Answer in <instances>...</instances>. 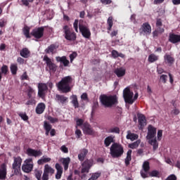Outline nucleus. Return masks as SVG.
<instances>
[{
    "instance_id": "obj_1",
    "label": "nucleus",
    "mask_w": 180,
    "mask_h": 180,
    "mask_svg": "<svg viewBox=\"0 0 180 180\" xmlns=\"http://www.w3.org/2000/svg\"><path fill=\"white\" fill-rule=\"evenodd\" d=\"M71 82H72V77H65L57 84V87L63 94H68V92H71V86H70Z\"/></svg>"
},
{
    "instance_id": "obj_2",
    "label": "nucleus",
    "mask_w": 180,
    "mask_h": 180,
    "mask_svg": "<svg viewBox=\"0 0 180 180\" xmlns=\"http://www.w3.org/2000/svg\"><path fill=\"white\" fill-rule=\"evenodd\" d=\"M100 101L105 108H112L113 105H117V97L116 96H107L103 94L100 96Z\"/></svg>"
},
{
    "instance_id": "obj_3",
    "label": "nucleus",
    "mask_w": 180,
    "mask_h": 180,
    "mask_svg": "<svg viewBox=\"0 0 180 180\" xmlns=\"http://www.w3.org/2000/svg\"><path fill=\"white\" fill-rule=\"evenodd\" d=\"M110 155L112 158H119V157H122L124 150L123 149V146L119 143H113L110 148Z\"/></svg>"
},
{
    "instance_id": "obj_4",
    "label": "nucleus",
    "mask_w": 180,
    "mask_h": 180,
    "mask_svg": "<svg viewBox=\"0 0 180 180\" xmlns=\"http://www.w3.org/2000/svg\"><path fill=\"white\" fill-rule=\"evenodd\" d=\"M54 172H56V170L53 167H51L49 165H45L44 167V173L42 174L41 179L42 180H49L50 179V176H52L54 175Z\"/></svg>"
},
{
    "instance_id": "obj_5",
    "label": "nucleus",
    "mask_w": 180,
    "mask_h": 180,
    "mask_svg": "<svg viewBox=\"0 0 180 180\" xmlns=\"http://www.w3.org/2000/svg\"><path fill=\"white\" fill-rule=\"evenodd\" d=\"M133 95H134V94L133 91H130L129 87L124 89L123 91V96L126 103H129V105H133V103H134V100H133Z\"/></svg>"
},
{
    "instance_id": "obj_6",
    "label": "nucleus",
    "mask_w": 180,
    "mask_h": 180,
    "mask_svg": "<svg viewBox=\"0 0 180 180\" xmlns=\"http://www.w3.org/2000/svg\"><path fill=\"white\" fill-rule=\"evenodd\" d=\"M92 165H94V161L91 160H86L84 162H83L82 163V174H88Z\"/></svg>"
},
{
    "instance_id": "obj_7",
    "label": "nucleus",
    "mask_w": 180,
    "mask_h": 180,
    "mask_svg": "<svg viewBox=\"0 0 180 180\" xmlns=\"http://www.w3.org/2000/svg\"><path fill=\"white\" fill-rule=\"evenodd\" d=\"M22 169L24 172H31L32 169H33V160L32 158H29L25 160L22 167Z\"/></svg>"
},
{
    "instance_id": "obj_8",
    "label": "nucleus",
    "mask_w": 180,
    "mask_h": 180,
    "mask_svg": "<svg viewBox=\"0 0 180 180\" xmlns=\"http://www.w3.org/2000/svg\"><path fill=\"white\" fill-rule=\"evenodd\" d=\"M63 30L65 34V38L66 40L74 41L75 39H77V34L75 32H71L70 27H68L67 25L63 27Z\"/></svg>"
},
{
    "instance_id": "obj_9",
    "label": "nucleus",
    "mask_w": 180,
    "mask_h": 180,
    "mask_svg": "<svg viewBox=\"0 0 180 180\" xmlns=\"http://www.w3.org/2000/svg\"><path fill=\"white\" fill-rule=\"evenodd\" d=\"M79 29L80 33H82V36H83L84 39H91V30H89L88 27L79 23Z\"/></svg>"
},
{
    "instance_id": "obj_10",
    "label": "nucleus",
    "mask_w": 180,
    "mask_h": 180,
    "mask_svg": "<svg viewBox=\"0 0 180 180\" xmlns=\"http://www.w3.org/2000/svg\"><path fill=\"white\" fill-rule=\"evenodd\" d=\"M140 34L150 36L151 34V25L148 22H144L140 28Z\"/></svg>"
},
{
    "instance_id": "obj_11",
    "label": "nucleus",
    "mask_w": 180,
    "mask_h": 180,
    "mask_svg": "<svg viewBox=\"0 0 180 180\" xmlns=\"http://www.w3.org/2000/svg\"><path fill=\"white\" fill-rule=\"evenodd\" d=\"M22 165V158L20 157L14 158V162L13 163V169H14V174H19L20 171V166Z\"/></svg>"
},
{
    "instance_id": "obj_12",
    "label": "nucleus",
    "mask_w": 180,
    "mask_h": 180,
    "mask_svg": "<svg viewBox=\"0 0 180 180\" xmlns=\"http://www.w3.org/2000/svg\"><path fill=\"white\" fill-rule=\"evenodd\" d=\"M82 129L84 134H88L89 136H94L95 134V131H94L92 127L88 122L84 123Z\"/></svg>"
},
{
    "instance_id": "obj_13",
    "label": "nucleus",
    "mask_w": 180,
    "mask_h": 180,
    "mask_svg": "<svg viewBox=\"0 0 180 180\" xmlns=\"http://www.w3.org/2000/svg\"><path fill=\"white\" fill-rule=\"evenodd\" d=\"M143 169L141 170V176L142 178H148V172L150 171V162L145 161L142 166Z\"/></svg>"
},
{
    "instance_id": "obj_14",
    "label": "nucleus",
    "mask_w": 180,
    "mask_h": 180,
    "mask_svg": "<svg viewBox=\"0 0 180 180\" xmlns=\"http://www.w3.org/2000/svg\"><path fill=\"white\" fill-rule=\"evenodd\" d=\"M31 34L34 36L35 39H41L44 34V28L43 27L35 28L32 31Z\"/></svg>"
},
{
    "instance_id": "obj_15",
    "label": "nucleus",
    "mask_w": 180,
    "mask_h": 180,
    "mask_svg": "<svg viewBox=\"0 0 180 180\" xmlns=\"http://www.w3.org/2000/svg\"><path fill=\"white\" fill-rule=\"evenodd\" d=\"M49 89L47 87V84L44 83H39L38 84V96L39 98H44V95H46V91Z\"/></svg>"
},
{
    "instance_id": "obj_16",
    "label": "nucleus",
    "mask_w": 180,
    "mask_h": 180,
    "mask_svg": "<svg viewBox=\"0 0 180 180\" xmlns=\"http://www.w3.org/2000/svg\"><path fill=\"white\" fill-rule=\"evenodd\" d=\"M44 61L46 62L47 67L51 71L56 72L57 71V65L51 61V59L47 56H44Z\"/></svg>"
},
{
    "instance_id": "obj_17",
    "label": "nucleus",
    "mask_w": 180,
    "mask_h": 180,
    "mask_svg": "<svg viewBox=\"0 0 180 180\" xmlns=\"http://www.w3.org/2000/svg\"><path fill=\"white\" fill-rule=\"evenodd\" d=\"M157 135V129L152 125H149L148 127V135L146 136L147 140L155 139Z\"/></svg>"
},
{
    "instance_id": "obj_18",
    "label": "nucleus",
    "mask_w": 180,
    "mask_h": 180,
    "mask_svg": "<svg viewBox=\"0 0 180 180\" xmlns=\"http://www.w3.org/2000/svg\"><path fill=\"white\" fill-rule=\"evenodd\" d=\"M137 116L139 124L141 126L139 129H143L144 126H147V120H146V116L141 113H138Z\"/></svg>"
},
{
    "instance_id": "obj_19",
    "label": "nucleus",
    "mask_w": 180,
    "mask_h": 180,
    "mask_svg": "<svg viewBox=\"0 0 180 180\" xmlns=\"http://www.w3.org/2000/svg\"><path fill=\"white\" fill-rule=\"evenodd\" d=\"M27 154L30 157H40V155H43V153L40 150H36L32 148H28L27 150Z\"/></svg>"
},
{
    "instance_id": "obj_20",
    "label": "nucleus",
    "mask_w": 180,
    "mask_h": 180,
    "mask_svg": "<svg viewBox=\"0 0 180 180\" xmlns=\"http://www.w3.org/2000/svg\"><path fill=\"white\" fill-rule=\"evenodd\" d=\"M55 167L57 171L56 174V179H61V176L63 175V167L58 163H56Z\"/></svg>"
},
{
    "instance_id": "obj_21",
    "label": "nucleus",
    "mask_w": 180,
    "mask_h": 180,
    "mask_svg": "<svg viewBox=\"0 0 180 180\" xmlns=\"http://www.w3.org/2000/svg\"><path fill=\"white\" fill-rule=\"evenodd\" d=\"M169 41L175 44L176 43H179L180 41V35L175 34H170L169 37Z\"/></svg>"
},
{
    "instance_id": "obj_22",
    "label": "nucleus",
    "mask_w": 180,
    "mask_h": 180,
    "mask_svg": "<svg viewBox=\"0 0 180 180\" xmlns=\"http://www.w3.org/2000/svg\"><path fill=\"white\" fill-rule=\"evenodd\" d=\"M56 60L58 63H63L64 67H68L70 65V60H67V57L65 56H57Z\"/></svg>"
},
{
    "instance_id": "obj_23",
    "label": "nucleus",
    "mask_w": 180,
    "mask_h": 180,
    "mask_svg": "<svg viewBox=\"0 0 180 180\" xmlns=\"http://www.w3.org/2000/svg\"><path fill=\"white\" fill-rule=\"evenodd\" d=\"M6 178V165H0V179H5Z\"/></svg>"
},
{
    "instance_id": "obj_24",
    "label": "nucleus",
    "mask_w": 180,
    "mask_h": 180,
    "mask_svg": "<svg viewBox=\"0 0 180 180\" xmlns=\"http://www.w3.org/2000/svg\"><path fill=\"white\" fill-rule=\"evenodd\" d=\"M56 101L59 102V103H62V105H64V103H67V102H68V97H65L63 95L56 94Z\"/></svg>"
},
{
    "instance_id": "obj_25",
    "label": "nucleus",
    "mask_w": 180,
    "mask_h": 180,
    "mask_svg": "<svg viewBox=\"0 0 180 180\" xmlns=\"http://www.w3.org/2000/svg\"><path fill=\"white\" fill-rule=\"evenodd\" d=\"M114 72L117 75V77H118V78L124 77V75H126V70L123 68L115 69Z\"/></svg>"
},
{
    "instance_id": "obj_26",
    "label": "nucleus",
    "mask_w": 180,
    "mask_h": 180,
    "mask_svg": "<svg viewBox=\"0 0 180 180\" xmlns=\"http://www.w3.org/2000/svg\"><path fill=\"white\" fill-rule=\"evenodd\" d=\"M88 149L83 148L80 150V153L78 155V160H79L80 161H84V160H85V157L88 155Z\"/></svg>"
},
{
    "instance_id": "obj_27",
    "label": "nucleus",
    "mask_w": 180,
    "mask_h": 180,
    "mask_svg": "<svg viewBox=\"0 0 180 180\" xmlns=\"http://www.w3.org/2000/svg\"><path fill=\"white\" fill-rule=\"evenodd\" d=\"M46 109V104L44 103H39L36 108V112L37 115H41Z\"/></svg>"
},
{
    "instance_id": "obj_28",
    "label": "nucleus",
    "mask_w": 180,
    "mask_h": 180,
    "mask_svg": "<svg viewBox=\"0 0 180 180\" xmlns=\"http://www.w3.org/2000/svg\"><path fill=\"white\" fill-rule=\"evenodd\" d=\"M164 59H165V63L166 64H169V65H172V63L175 62V59L174 58V57L167 53L165 55Z\"/></svg>"
},
{
    "instance_id": "obj_29",
    "label": "nucleus",
    "mask_w": 180,
    "mask_h": 180,
    "mask_svg": "<svg viewBox=\"0 0 180 180\" xmlns=\"http://www.w3.org/2000/svg\"><path fill=\"white\" fill-rule=\"evenodd\" d=\"M20 56L23 57V58H28L30 56V51H29V49L27 48H23L20 51Z\"/></svg>"
},
{
    "instance_id": "obj_30",
    "label": "nucleus",
    "mask_w": 180,
    "mask_h": 180,
    "mask_svg": "<svg viewBox=\"0 0 180 180\" xmlns=\"http://www.w3.org/2000/svg\"><path fill=\"white\" fill-rule=\"evenodd\" d=\"M60 161L63 163L65 171L68 169V165H70V162H71V159L70 158H61Z\"/></svg>"
},
{
    "instance_id": "obj_31",
    "label": "nucleus",
    "mask_w": 180,
    "mask_h": 180,
    "mask_svg": "<svg viewBox=\"0 0 180 180\" xmlns=\"http://www.w3.org/2000/svg\"><path fill=\"white\" fill-rule=\"evenodd\" d=\"M112 143H115V136H110L106 137L104 140V144L105 147H109Z\"/></svg>"
},
{
    "instance_id": "obj_32",
    "label": "nucleus",
    "mask_w": 180,
    "mask_h": 180,
    "mask_svg": "<svg viewBox=\"0 0 180 180\" xmlns=\"http://www.w3.org/2000/svg\"><path fill=\"white\" fill-rule=\"evenodd\" d=\"M131 153H132L131 150H129L127 153V157L124 159L126 167H129V165H130V162L131 161Z\"/></svg>"
},
{
    "instance_id": "obj_33",
    "label": "nucleus",
    "mask_w": 180,
    "mask_h": 180,
    "mask_svg": "<svg viewBox=\"0 0 180 180\" xmlns=\"http://www.w3.org/2000/svg\"><path fill=\"white\" fill-rule=\"evenodd\" d=\"M127 139V140H131V141H134V140H137V139H139V135L131 133L130 131H128Z\"/></svg>"
},
{
    "instance_id": "obj_34",
    "label": "nucleus",
    "mask_w": 180,
    "mask_h": 180,
    "mask_svg": "<svg viewBox=\"0 0 180 180\" xmlns=\"http://www.w3.org/2000/svg\"><path fill=\"white\" fill-rule=\"evenodd\" d=\"M148 143L150 144V146H153V151H155L157 148H158V142H157V138H154L152 139H148Z\"/></svg>"
},
{
    "instance_id": "obj_35",
    "label": "nucleus",
    "mask_w": 180,
    "mask_h": 180,
    "mask_svg": "<svg viewBox=\"0 0 180 180\" xmlns=\"http://www.w3.org/2000/svg\"><path fill=\"white\" fill-rule=\"evenodd\" d=\"M58 49V46L56 44H51L46 49H45V53L47 54H50V53H54V50H57Z\"/></svg>"
},
{
    "instance_id": "obj_36",
    "label": "nucleus",
    "mask_w": 180,
    "mask_h": 180,
    "mask_svg": "<svg viewBox=\"0 0 180 180\" xmlns=\"http://www.w3.org/2000/svg\"><path fill=\"white\" fill-rule=\"evenodd\" d=\"M70 99L72 100V103L74 108H79V103H78V97H77V95H72L70 97Z\"/></svg>"
},
{
    "instance_id": "obj_37",
    "label": "nucleus",
    "mask_w": 180,
    "mask_h": 180,
    "mask_svg": "<svg viewBox=\"0 0 180 180\" xmlns=\"http://www.w3.org/2000/svg\"><path fill=\"white\" fill-rule=\"evenodd\" d=\"M50 161H51V158L43 156L41 159L38 160L37 162L39 165H41V164H45L46 162H50Z\"/></svg>"
},
{
    "instance_id": "obj_38",
    "label": "nucleus",
    "mask_w": 180,
    "mask_h": 180,
    "mask_svg": "<svg viewBox=\"0 0 180 180\" xmlns=\"http://www.w3.org/2000/svg\"><path fill=\"white\" fill-rule=\"evenodd\" d=\"M22 32L25 37H27V39H30V27L25 26L22 29Z\"/></svg>"
},
{
    "instance_id": "obj_39",
    "label": "nucleus",
    "mask_w": 180,
    "mask_h": 180,
    "mask_svg": "<svg viewBox=\"0 0 180 180\" xmlns=\"http://www.w3.org/2000/svg\"><path fill=\"white\" fill-rule=\"evenodd\" d=\"M158 56L154 53H152L148 56L149 63H155V61H158Z\"/></svg>"
},
{
    "instance_id": "obj_40",
    "label": "nucleus",
    "mask_w": 180,
    "mask_h": 180,
    "mask_svg": "<svg viewBox=\"0 0 180 180\" xmlns=\"http://www.w3.org/2000/svg\"><path fill=\"white\" fill-rule=\"evenodd\" d=\"M10 70L13 75H16V73L18 72V65L13 63L11 64L10 66Z\"/></svg>"
},
{
    "instance_id": "obj_41",
    "label": "nucleus",
    "mask_w": 180,
    "mask_h": 180,
    "mask_svg": "<svg viewBox=\"0 0 180 180\" xmlns=\"http://www.w3.org/2000/svg\"><path fill=\"white\" fill-rule=\"evenodd\" d=\"M107 24L108 25V30H112V27L113 26V17L110 16L108 18L107 20Z\"/></svg>"
},
{
    "instance_id": "obj_42",
    "label": "nucleus",
    "mask_w": 180,
    "mask_h": 180,
    "mask_svg": "<svg viewBox=\"0 0 180 180\" xmlns=\"http://www.w3.org/2000/svg\"><path fill=\"white\" fill-rule=\"evenodd\" d=\"M140 143H141V141L137 140L135 142L130 143L129 145V148H132V149L137 148V147H139V146H140Z\"/></svg>"
},
{
    "instance_id": "obj_43",
    "label": "nucleus",
    "mask_w": 180,
    "mask_h": 180,
    "mask_svg": "<svg viewBox=\"0 0 180 180\" xmlns=\"http://www.w3.org/2000/svg\"><path fill=\"white\" fill-rule=\"evenodd\" d=\"M42 174H43V172L41 170H39V169L34 170L35 178H37V180H41Z\"/></svg>"
},
{
    "instance_id": "obj_44",
    "label": "nucleus",
    "mask_w": 180,
    "mask_h": 180,
    "mask_svg": "<svg viewBox=\"0 0 180 180\" xmlns=\"http://www.w3.org/2000/svg\"><path fill=\"white\" fill-rule=\"evenodd\" d=\"M18 115L25 122H26V120H29V117L26 115V112H20Z\"/></svg>"
},
{
    "instance_id": "obj_45",
    "label": "nucleus",
    "mask_w": 180,
    "mask_h": 180,
    "mask_svg": "<svg viewBox=\"0 0 180 180\" xmlns=\"http://www.w3.org/2000/svg\"><path fill=\"white\" fill-rule=\"evenodd\" d=\"M109 133H115L116 134H119L120 133V129L119 127H114L109 129Z\"/></svg>"
},
{
    "instance_id": "obj_46",
    "label": "nucleus",
    "mask_w": 180,
    "mask_h": 180,
    "mask_svg": "<svg viewBox=\"0 0 180 180\" xmlns=\"http://www.w3.org/2000/svg\"><path fill=\"white\" fill-rule=\"evenodd\" d=\"M1 74H4V75H6V74H8V66L6 65H4L1 68Z\"/></svg>"
},
{
    "instance_id": "obj_47",
    "label": "nucleus",
    "mask_w": 180,
    "mask_h": 180,
    "mask_svg": "<svg viewBox=\"0 0 180 180\" xmlns=\"http://www.w3.org/2000/svg\"><path fill=\"white\" fill-rule=\"evenodd\" d=\"M76 129H78V126H84V120L77 118L76 119Z\"/></svg>"
},
{
    "instance_id": "obj_48",
    "label": "nucleus",
    "mask_w": 180,
    "mask_h": 180,
    "mask_svg": "<svg viewBox=\"0 0 180 180\" xmlns=\"http://www.w3.org/2000/svg\"><path fill=\"white\" fill-rule=\"evenodd\" d=\"M27 106H30L32 105H36V100L34 98H31L27 101L25 103Z\"/></svg>"
},
{
    "instance_id": "obj_49",
    "label": "nucleus",
    "mask_w": 180,
    "mask_h": 180,
    "mask_svg": "<svg viewBox=\"0 0 180 180\" xmlns=\"http://www.w3.org/2000/svg\"><path fill=\"white\" fill-rule=\"evenodd\" d=\"M51 124H49L47 122H44V129H45V130H51Z\"/></svg>"
},
{
    "instance_id": "obj_50",
    "label": "nucleus",
    "mask_w": 180,
    "mask_h": 180,
    "mask_svg": "<svg viewBox=\"0 0 180 180\" xmlns=\"http://www.w3.org/2000/svg\"><path fill=\"white\" fill-rule=\"evenodd\" d=\"M77 56H78V53H77V52H73L72 54H70V63H72V61H74V59L77 58Z\"/></svg>"
},
{
    "instance_id": "obj_51",
    "label": "nucleus",
    "mask_w": 180,
    "mask_h": 180,
    "mask_svg": "<svg viewBox=\"0 0 180 180\" xmlns=\"http://www.w3.org/2000/svg\"><path fill=\"white\" fill-rule=\"evenodd\" d=\"M99 176H101V172H96V173L92 174V175H91V178L94 180L98 179V178H99Z\"/></svg>"
},
{
    "instance_id": "obj_52",
    "label": "nucleus",
    "mask_w": 180,
    "mask_h": 180,
    "mask_svg": "<svg viewBox=\"0 0 180 180\" xmlns=\"http://www.w3.org/2000/svg\"><path fill=\"white\" fill-rule=\"evenodd\" d=\"M159 174H160V172H158V171L157 170H153L149 172L150 176H158Z\"/></svg>"
},
{
    "instance_id": "obj_53",
    "label": "nucleus",
    "mask_w": 180,
    "mask_h": 180,
    "mask_svg": "<svg viewBox=\"0 0 180 180\" xmlns=\"http://www.w3.org/2000/svg\"><path fill=\"white\" fill-rule=\"evenodd\" d=\"M167 79H168V76L167 75H162L160 76V79H161L162 82H163L164 84L167 83Z\"/></svg>"
},
{
    "instance_id": "obj_54",
    "label": "nucleus",
    "mask_w": 180,
    "mask_h": 180,
    "mask_svg": "<svg viewBox=\"0 0 180 180\" xmlns=\"http://www.w3.org/2000/svg\"><path fill=\"white\" fill-rule=\"evenodd\" d=\"M48 120H49L51 123H57V122H58V119L54 118L51 116L48 117Z\"/></svg>"
},
{
    "instance_id": "obj_55",
    "label": "nucleus",
    "mask_w": 180,
    "mask_h": 180,
    "mask_svg": "<svg viewBox=\"0 0 180 180\" xmlns=\"http://www.w3.org/2000/svg\"><path fill=\"white\" fill-rule=\"evenodd\" d=\"M73 27L77 33H78V20H75L73 23Z\"/></svg>"
},
{
    "instance_id": "obj_56",
    "label": "nucleus",
    "mask_w": 180,
    "mask_h": 180,
    "mask_svg": "<svg viewBox=\"0 0 180 180\" xmlns=\"http://www.w3.org/2000/svg\"><path fill=\"white\" fill-rule=\"evenodd\" d=\"M22 81H25V79H29V76H27V73L25 72L20 77Z\"/></svg>"
},
{
    "instance_id": "obj_57",
    "label": "nucleus",
    "mask_w": 180,
    "mask_h": 180,
    "mask_svg": "<svg viewBox=\"0 0 180 180\" xmlns=\"http://www.w3.org/2000/svg\"><path fill=\"white\" fill-rule=\"evenodd\" d=\"M27 91H28V93H27L28 97L32 98V95L33 92H34V91L32 89V87H28Z\"/></svg>"
},
{
    "instance_id": "obj_58",
    "label": "nucleus",
    "mask_w": 180,
    "mask_h": 180,
    "mask_svg": "<svg viewBox=\"0 0 180 180\" xmlns=\"http://www.w3.org/2000/svg\"><path fill=\"white\" fill-rule=\"evenodd\" d=\"M103 5H110L112 4V0H101Z\"/></svg>"
},
{
    "instance_id": "obj_59",
    "label": "nucleus",
    "mask_w": 180,
    "mask_h": 180,
    "mask_svg": "<svg viewBox=\"0 0 180 180\" xmlns=\"http://www.w3.org/2000/svg\"><path fill=\"white\" fill-rule=\"evenodd\" d=\"M112 56L114 58H117V57H119V52L116 50H113L112 51Z\"/></svg>"
},
{
    "instance_id": "obj_60",
    "label": "nucleus",
    "mask_w": 180,
    "mask_h": 180,
    "mask_svg": "<svg viewBox=\"0 0 180 180\" xmlns=\"http://www.w3.org/2000/svg\"><path fill=\"white\" fill-rule=\"evenodd\" d=\"M75 134L77 136V139H79L81 136H82V132H81V130L78 129V128H76Z\"/></svg>"
},
{
    "instance_id": "obj_61",
    "label": "nucleus",
    "mask_w": 180,
    "mask_h": 180,
    "mask_svg": "<svg viewBox=\"0 0 180 180\" xmlns=\"http://www.w3.org/2000/svg\"><path fill=\"white\" fill-rule=\"evenodd\" d=\"M60 150L63 151V153H65V154L68 153V148H67L64 145L60 147Z\"/></svg>"
},
{
    "instance_id": "obj_62",
    "label": "nucleus",
    "mask_w": 180,
    "mask_h": 180,
    "mask_svg": "<svg viewBox=\"0 0 180 180\" xmlns=\"http://www.w3.org/2000/svg\"><path fill=\"white\" fill-rule=\"evenodd\" d=\"M81 99H83V101H88V94L86 93H83L81 95Z\"/></svg>"
},
{
    "instance_id": "obj_63",
    "label": "nucleus",
    "mask_w": 180,
    "mask_h": 180,
    "mask_svg": "<svg viewBox=\"0 0 180 180\" xmlns=\"http://www.w3.org/2000/svg\"><path fill=\"white\" fill-rule=\"evenodd\" d=\"M6 25V20L5 19H1L0 20V27H4Z\"/></svg>"
},
{
    "instance_id": "obj_64",
    "label": "nucleus",
    "mask_w": 180,
    "mask_h": 180,
    "mask_svg": "<svg viewBox=\"0 0 180 180\" xmlns=\"http://www.w3.org/2000/svg\"><path fill=\"white\" fill-rule=\"evenodd\" d=\"M162 137V130H159L158 131V140H161Z\"/></svg>"
}]
</instances>
